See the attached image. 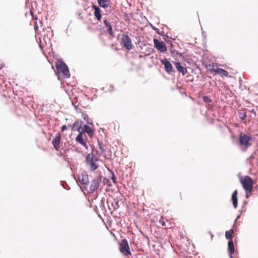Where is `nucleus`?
Returning a JSON list of instances; mask_svg holds the SVG:
<instances>
[{
    "mask_svg": "<svg viewBox=\"0 0 258 258\" xmlns=\"http://www.w3.org/2000/svg\"><path fill=\"white\" fill-rule=\"evenodd\" d=\"M228 251L229 253L233 254L235 251V248L232 239L229 240L228 242Z\"/></svg>",
    "mask_w": 258,
    "mask_h": 258,
    "instance_id": "nucleus-19",
    "label": "nucleus"
},
{
    "mask_svg": "<svg viewBox=\"0 0 258 258\" xmlns=\"http://www.w3.org/2000/svg\"><path fill=\"white\" fill-rule=\"evenodd\" d=\"M64 183H65L66 184H67V182H66L64 181Z\"/></svg>",
    "mask_w": 258,
    "mask_h": 258,
    "instance_id": "nucleus-55",
    "label": "nucleus"
},
{
    "mask_svg": "<svg viewBox=\"0 0 258 258\" xmlns=\"http://www.w3.org/2000/svg\"><path fill=\"white\" fill-rule=\"evenodd\" d=\"M161 35L163 36V40L167 42V41H168V39L169 38V36L165 34L164 33H163V35Z\"/></svg>",
    "mask_w": 258,
    "mask_h": 258,
    "instance_id": "nucleus-33",
    "label": "nucleus"
},
{
    "mask_svg": "<svg viewBox=\"0 0 258 258\" xmlns=\"http://www.w3.org/2000/svg\"><path fill=\"white\" fill-rule=\"evenodd\" d=\"M55 64H66L64 61L61 58H58L55 63Z\"/></svg>",
    "mask_w": 258,
    "mask_h": 258,
    "instance_id": "nucleus-30",
    "label": "nucleus"
},
{
    "mask_svg": "<svg viewBox=\"0 0 258 258\" xmlns=\"http://www.w3.org/2000/svg\"><path fill=\"white\" fill-rule=\"evenodd\" d=\"M164 68L168 74H171L173 72L172 66H164Z\"/></svg>",
    "mask_w": 258,
    "mask_h": 258,
    "instance_id": "nucleus-27",
    "label": "nucleus"
},
{
    "mask_svg": "<svg viewBox=\"0 0 258 258\" xmlns=\"http://www.w3.org/2000/svg\"><path fill=\"white\" fill-rule=\"evenodd\" d=\"M92 8L94 10V14L95 18L97 21H100L102 18V14L100 7L96 5H93Z\"/></svg>",
    "mask_w": 258,
    "mask_h": 258,
    "instance_id": "nucleus-13",
    "label": "nucleus"
},
{
    "mask_svg": "<svg viewBox=\"0 0 258 258\" xmlns=\"http://www.w3.org/2000/svg\"><path fill=\"white\" fill-rule=\"evenodd\" d=\"M167 43H169L170 44V48L169 49V51L170 50V49H173V44L172 43V41L168 40V41H167Z\"/></svg>",
    "mask_w": 258,
    "mask_h": 258,
    "instance_id": "nucleus-34",
    "label": "nucleus"
},
{
    "mask_svg": "<svg viewBox=\"0 0 258 258\" xmlns=\"http://www.w3.org/2000/svg\"><path fill=\"white\" fill-rule=\"evenodd\" d=\"M30 14L32 16L33 19L34 20H37V18L34 16V13H33V12L32 11H31V10L30 11Z\"/></svg>",
    "mask_w": 258,
    "mask_h": 258,
    "instance_id": "nucleus-35",
    "label": "nucleus"
},
{
    "mask_svg": "<svg viewBox=\"0 0 258 258\" xmlns=\"http://www.w3.org/2000/svg\"><path fill=\"white\" fill-rule=\"evenodd\" d=\"M203 101L208 104L209 108H213L214 105L213 103V100L207 96H204L203 97Z\"/></svg>",
    "mask_w": 258,
    "mask_h": 258,
    "instance_id": "nucleus-20",
    "label": "nucleus"
},
{
    "mask_svg": "<svg viewBox=\"0 0 258 258\" xmlns=\"http://www.w3.org/2000/svg\"><path fill=\"white\" fill-rule=\"evenodd\" d=\"M111 179L112 180L113 182L114 183L115 182V179H116V177L115 176V175L112 172V176H111Z\"/></svg>",
    "mask_w": 258,
    "mask_h": 258,
    "instance_id": "nucleus-37",
    "label": "nucleus"
},
{
    "mask_svg": "<svg viewBox=\"0 0 258 258\" xmlns=\"http://www.w3.org/2000/svg\"><path fill=\"white\" fill-rule=\"evenodd\" d=\"M81 132H82V134L83 133H86L90 137H91L94 135V131L87 124H84L82 131Z\"/></svg>",
    "mask_w": 258,
    "mask_h": 258,
    "instance_id": "nucleus-16",
    "label": "nucleus"
},
{
    "mask_svg": "<svg viewBox=\"0 0 258 258\" xmlns=\"http://www.w3.org/2000/svg\"><path fill=\"white\" fill-rule=\"evenodd\" d=\"M247 192H248V191H246V195H245V197L247 199H248L249 198V195H248Z\"/></svg>",
    "mask_w": 258,
    "mask_h": 258,
    "instance_id": "nucleus-43",
    "label": "nucleus"
},
{
    "mask_svg": "<svg viewBox=\"0 0 258 258\" xmlns=\"http://www.w3.org/2000/svg\"><path fill=\"white\" fill-rule=\"evenodd\" d=\"M51 69L54 71L55 74L59 80L68 79L70 77L68 66H51Z\"/></svg>",
    "mask_w": 258,
    "mask_h": 258,
    "instance_id": "nucleus-1",
    "label": "nucleus"
},
{
    "mask_svg": "<svg viewBox=\"0 0 258 258\" xmlns=\"http://www.w3.org/2000/svg\"><path fill=\"white\" fill-rule=\"evenodd\" d=\"M61 185L62 186V187L64 188V189H68V188H67L65 186H64V184L63 183V182H61Z\"/></svg>",
    "mask_w": 258,
    "mask_h": 258,
    "instance_id": "nucleus-41",
    "label": "nucleus"
},
{
    "mask_svg": "<svg viewBox=\"0 0 258 258\" xmlns=\"http://www.w3.org/2000/svg\"><path fill=\"white\" fill-rule=\"evenodd\" d=\"M246 116L247 115L245 109H241L238 111V117L241 120L245 119Z\"/></svg>",
    "mask_w": 258,
    "mask_h": 258,
    "instance_id": "nucleus-21",
    "label": "nucleus"
},
{
    "mask_svg": "<svg viewBox=\"0 0 258 258\" xmlns=\"http://www.w3.org/2000/svg\"><path fill=\"white\" fill-rule=\"evenodd\" d=\"M231 200L232 202L233 206L234 208H236L237 207L238 205V200H237V190H234L231 196Z\"/></svg>",
    "mask_w": 258,
    "mask_h": 258,
    "instance_id": "nucleus-17",
    "label": "nucleus"
},
{
    "mask_svg": "<svg viewBox=\"0 0 258 258\" xmlns=\"http://www.w3.org/2000/svg\"><path fill=\"white\" fill-rule=\"evenodd\" d=\"M4 66H1L0 67V70Z\"/></svg>",
    "mask_w": 258,
    "mask_h": 258,
    "instance_id": "nucleus-53",
    "label": "nucleus"
},
{
    "mask_svg": "<svg viewBox=\"0 0 258 258\" xmlns=\"http://www.w3.org/2000/svg\"><path fill=\"white\" fill-rule=\"evenodd\" d=\"M121 44L127 50H131L133 48L132 40L127 34H123L122 35Z\"/></svg>",
    "mask_w": 258,
    "mask_h": 258,
    "instance_id": "nucleus-7",
    "label": "nucleus"
},
{
    "mask_svg": "<svg viewBox=\"0 0 258 258\" xmlns=\"http://www.w3.org/2000/svg\"><path fill=\"white\" fill-rule=\"evenodd\" d=\"M79 180L80 183L83 184H88L89 179L88 175L85 173H82L81 175L79 176Z\"/></svg>",
    "mask_w": 258,
    "mask_h": 258,
    "instance_id": "nucleus-15",
    "label": "nucleus"
},
{
    "mask_svg": "<svg viewBox=\"0 0 258 258\" xmlns=\"http://www.w3.org/2000/svg\"><path fill=\"white\" fill-rule=\"evenodd\" d=\"M98 146H99V149L102 152H105V149L103 148V147L102 146V145L101 144V143L98 141Z\"/></svg>",
    "mask_w": 258,
    "mask_h": 258,
    "instance_id": "nucleus-32",
    "label": "nucleus"
},
{
    "mask_svg": "<svg viewBox=\"0 0 258 258\" xmlns=\"http://www.w3.org/2000/svg\"><path fill=\"white\" fill-rule=\"evenodd\" d=\"M110 88H111V89L109 90V91H110V92H111L114 90L113 86H110Z\"/></svg>",
    "mask_w": 258,
    "mask_h": 258,
    "instance_id": "nucleus-40",
    "label": "nucleus"
},
{
    "mask_svg": "<svg viewBox=\"0 0 258 258\" xmlns=\"http://www.w3.org/2000/svg\"><path fill=\"white\" fill-rule=\"evenodd\" d=\"M169 54L171 57L170 59L174 64H185L184 62V55L183 53L178 52L174 49H170Z\"/></svg>",
    "mask_w": 258,
    "mask_h": 258,
    "instance_id": "nucleus-2",
    "label": "nucleus"
},
{
    "mask_svg": "<svg viewBox=\"0 0 258 258\" xmlns=\"http://www.w3.org/2000/svg\"><path fill=\"white\" fill-rule=\"evenodd\" d=\"M67 129V125H62L61 126V131L63 132L64 131H66Z\"/></svg>",
    "mask_w": 258,
    "mask_h": 258,
    "instance_id": "nucleus-36",
    "label": "nucleus"
},
{
    "mask_svg": "<svg viewBox=\"0 0 258 258\" xmlns=\"http://www.w3.org/2000/svg\"><path fill=\"white\" fill-rule=\"evenodd\" d=\"M141 70V66H139L138 68V71H139V70Z\"/></svg>",
    "mask_w": 258,
    "mask_h": 258,
    "instance_id": "nucleus-48",
    "label": "nucleus"
},
{
    "mask_svg": "<svg viewBox=\"0 0 258 258\" xmlns=\"http://www.w3.org/2000/svg\"><path fill=\"white\" fill-rule=\"evenodd\" d=\"M102 181L101 176H97L91 182V184L90 185L89 189L91 193L94 192L96 191L99 186V185Z\"/></svg>",
    "mask_w": 258,
    "mask_h": 258,
    "instance_id": "nucleus-8",
    "label": "nucleus"
},
{
    "mask_svg": "<svg viewBox=\"0 0 258 258\" xmlns=\"http://www.w3.org/2000/svg\"><path fill=\"white\" fill-rule=\"evenodd\" d=\"M98 4V7L106 9L110 7L109 4V0H97Z\"/></svg>",
    "mask_w": 258,
    "mask_h": 258,
    "instance_id": "nucleus-18",
    "label": "nucleus"
},
{
    "mask_svg": "<svg viewBox=\"0 0 258 258\" xmlns=\"http://www.w3.org/2000/svg\"><path fill=\"white\" fill-rule=\"evenodd\" d=\"M254 158V156L253 155H251L249 157V158L250 159H252V158Z\"/></svg>",
    "mask_w": 258,
    "mask_h": 258,
    "instance_id": "nucleus-49",
    "label": "nucleus"
},
{
    "mask_svg": "<svg viewBox=\"0 0 258 258\" xmlns=\"http://www.w3.org/2000/svg\"><path fill=\"white\" fill-rule=\"evenodd\" d=\"M38 25L37 24L36 20H35V24H34V29L35 31H36L38 30Z\"/></svg>",
    "mask_w": 258,
    "mask_h": 258,
    "instance_id": "nucleus-38",
    "label": "nucleus"
},
{
    "mask_svg": "<svg viewBox=\"0 0 258 258\" xmlns=\"http://www.w3.org/2000/svg\"><path fill=\"white\" fill-rule=\"evenodd\" d=\"M153 43L155 47L161 52H165L167 51V46L163 41H159L157 39L154 38Z\"/></svg>",
    "mask_w": 258,
    "mask_h": 258,
    "instance_id": "nucleus-9",
    "label": "nucleus"
},
{
    "mask_svg": "<svg viewBox=\"0 0 258 258\" xmlns=\"http://www.w3.org/2000/svg\"><path fill=\"white\" fill-rule=\"evenodd\" d=\"M61 137V135L58 134L52 141V144L56 151H58L60 149Z\"/></svg>",
    "mask_w": 258,
    "mask_h": 258,
    "instance_id": "nucleus-11",
    "label": "nucleus"
},
{
    "mask_svg": "<svg viewBox=\"0 0 258 258\" xmlns=\"http://www.w3.org/2000/svg\"><path fill=\"white\" fill-rule=\"evenodd\" d=\"M81 145L83 146L86 149H88V146L87 145V144L84 142V143L82 144Z\"/></svg>",
    "mask_w": 258,
    "mask_h": 258,
    "instance_id": "nucleus-39",
    "label": "nucleus"
},
{
    "mask_svg": "<svg viewBox=\"0 0 258 258\" xmlns=\"http://www.w3.org/2000/svg\"><path fill=\"white\" fill-rule=\"evenodd\" d=\"M184 62L185 64H197L192 61L190 56L188 55H184Z\"/></svg>",
    "mask_w": 258,
    "mask_h": 258,
    "instance_id": "nucleus-23",
    "label": "nucleus"
},
{
    "mask_svg": "<svg viewBox=\"0 0 258 258\" xmlns=\"http://www.w3.org/2000/svg\"><path fill=\"white\" fill-rule=\"evenodd\" d=\"M240 182L243 188L246 191L248 192L252 191L254 182L250 176H245L243 179H241Z\"/></svg>",
    "mask_w": 258,
    "mask_h": 258,
    "instance_id": "nucleus-5",
    "label": "nucleus"
},
{
    "mask_svg": "<svg viewBox=\"0 0 258 258\" xmlns=\"http://www.w3.org/2000/svg\"><path fill=\"white\" fill-rule=\"evenodd\" d=\"M98 161L97 158L94 157V155L91 153L87 154L86 157L85 163L87 166H89V170L93 171L97 169L98 167V165L95 162Z\"/></svg>",
    "mask_w": 258,
    "mask_h": 258,
    "instance_id": "nucleus-3",
    "label": "nucleus"
},
{
    "mask_svg": "<svg viewBox=\"0 0 258 258\" xmlns=\"http://www.w3.org/2000/svg\"><path fill=\"white\" fill-rule=\"evenodd\" d=\"M119 251L125 256L131 254L130 246L127 240L126 239H122L119 244Z\"/></svg>",
    "mask_w": 258,
    "mask_h": 258,
    "instance_id": "nucleus-6",
    "label": "nucleus"
},
{
    "mask_svg": "<svg viewBox=\"0 0 258 258\" xmlns=\"http://www.w3.org/2000/svg\"><path fill=\"white\" fill-rule=\"evenodd\" d=\"M79 121H75L73 125L71 126V130L72 131H77L78 132H80V129L81 128V124L79 125Z\"/></svg>",
    "mask_w": 258,
    "mask_h": 258,
    "instance_id": "nucleus-24",
    "label": "nucleus"
},
{
    "mask_svg": "<svg viewBox=\"0 0 258 258\" xmlns=\"http://www.w3.org/2000/svg\"><path fill=\"white\" fill-rule=\"evenodd\" d=\"M251 112H253V113H255V111H254V109H251Z\"/></svg>",
    "mask_w": 258,
    "mask_h": 258,
    "instance_id": "nucleus-50",
    "label": "nucleus"
},
{
    "mask_svg": "<svg viewBox=\"0 0 258 258\" xmlns=\"http://www.w3.org/2000/svg\"><path fill=\"white\" fill-rule=\"evenodd\" d=\"M103 24L107 28V32L108 34L112 37L114 36V32L112 29V27L110 23L107 21L106 18H105L103 20Z\"/></svg>",
    "mask_w": 258,
    "mask_h": 258,
    "instance_id": "nucleus-14",
    "label": "nucleus"
},
{
    "mask_svg": "<svg viewBox=\"0 0 258 258\" xmlns=\"http://www.w3.org/2000/svg\"><path fill=\"white\" fill-rule=\"evenodd\" d=\"M251 140L252 138L250 135L240 133L239 136L238 143L241 147L244 146L246 148L249 147L251 145L250 143Z\"/></svg>",
    "mask_w": 258,
    "mask_h": 258,
    "instance_id": "nucleus-4",
    "label": "nucleus"
},
{
    "mask_svg": "<svg viewBox=\"0 0 258 258\" xmlns=\"http://www.w3.org/2000/svg\"><path fill=\"white\" fill-rule=\"evenodd\" d=\"M229 257H230V258H233L232 254H231V253H229Z\"/></svg>",
    "mask_w": 258,
    "mask_h": 258,
    "instance_id": "nucleus-47",
    "label": "nucleus"
},
{
    "mask_svg": "<svg viewBox=\"0 0 258 258\" xmlns=\"http://www.w3.org/2000/svg\"><path fill=\"white\" fill-rule=\"evenodd\" d=\"M240 217V215H238V216H237L236 219H235V222L237 219H238Z\"/></svg>",
    "mask_w": 258,
    "mask_h": 258,
    "instance_id": "nucleus-46",
    "label": "nucleus"
},
{
    "mask_svg": "<svg viewBox=\"0 0 258 258\" xmlns=\"http://www.w3.org/2000/svg\"><path fill=\"white\" fill-rule=\"evenodd\" d=\"M206 68L209 66V67H212V68L210 69L211 72H213L215 75H219L221 77H228V73L227 71L223 70L222 69H220L217 68L216 69L214 68L215 66H205Z\"/></svg>",
    "mask_w": 258,
    "mask_h": 258,
    "instance_id": "nucleus-10",
    "label": "nucleus"
},
{
    "mask_svg": "<svg viewBox=\"0 0 258 258\" xmlns=\"http://www.w3.org/2000/svg\"><path fill=\"white\" fill-rule=\"evenodd\" d=\"M164 224H164V222H163V223H162V226H164Z\"/></svg>",
    "mask_w": 258,
    "mask_h": 258,
    "instance_id": "nucleus-54",
    "label": "nucleus"
},
{
    "mask_svg": "<svg viewBox=\"0 0 258 258\" xmlns=\"http://www.w3.org/2000/svg\"><path fill=\"white\" fill-rule=\"evenodd\" d=\"M233 230L232 229H230L228 231H226L225 232V237L227 239L231 240L232 239V237L233 236Z\"/></svg>",
    "mask_w": 258,
    "mask_h": 258,
    "instance_id": "nucleus-26",
    "label": "nucleus"
},
{
    "mask_svg": "<svg viewBox=\"0 0 258 258\" xmlns=\"http://www.w3.org/2000/svg\"><path fill=\"white\" fill-rule=\"evenodd\" d=\"M74 107H75V108L77 112H79V109L78 108V107H77L76 105H75V106H74Z\"/></svg>",
    "mask_w": 258,
    "mask_h": 258,
    "instance_id": "nucleus-45",
    "label": "nucleus"
},
{
    "mask_svg": "<svg viewBox=\"0 0 258 258\" xmlns=\"http://www.w3.org/2000/svg\"><path fill=\"white\" fill-rule=\"evenodd\" d=\"M151 28H152V29H153L154 30H155L156 31L157 34H158L160 35H163V32H161L160 30L158 28L153 26L152 25H151Z\"/></svg>",
    "mask_w": 258,
    "mask_h": 258,
    "instance_id": "nucleus-29",
    "label": "nucleus"
},
{
    "mask_svg": "<svg viewBox=\"0 0 258 258\" xmlns=\"http://www.w3.org/2000/svg\"><path fill=\"white\" fill-rule=\"evenodd\" d=\"M84 119L86 121L87 123L88 124H92V122H90V120L92 121L91 119L90 118L89 116L88 115H85L84 116Z\"/></svg>",
    "mask_w": 258,
    "mask_h": 258,
    "instance_id": "nucleus-31",
    "label": "nucleus"
},
{
    "mask_svg": "<svg viewBox=\"0 0 258 258\" xmlns=\"http://www.w3.org/2000/svg\"><path fill=\"white\" fill-rule=\"evenodd\" d=\"M171 60L169 59L165 58L164 59H162L161 60V62L162 63V64H171Z\"/></svg>",
    "mask_w": 258,
    "mask_h": 258,
    "instance_id": "nucleus-28",
    "label": "nucleus"
},
{
    "mask_svg": "<svg viewBox=\"0 0 258 258\" xmlns=\"http://www.w3.org/2000/svg\"><path fill=\"white\" fill-rule=\"evenodd\" d=\"M209 233H210V235H211V239H213V236H214V235H213V234L211 233V231H209Z\"/></svg>",
    "mask_w": 258,
    "mask_h": 258,
    "instance_id": "nucleus-44",
    "label": "nucleus"
},
{
    "mask_svg": "<svg viewBox=\"0 0 258 258\" xmlns=\"http://www.w3.org/2000/svg\"><path fill=\"white\" fill-rule=\"evenodd\" d=\"M197 68L200 69V67H199V66L198 65H197V66H195Z\"/></svg>",
    "mask_w": 258,
    "mask_h": 258,
    "instance_id": "nucleus-51",
    "label": "nucleus"
},
{
    "mask_svg": "<svg viewBox=\"0 0 258 258\" xmlns=\"http://www.w3.org/2000/svg\"><path fill=\"white\" fill-rule=\"evenodd\" d=\"M79 134L77 136L76 138V141L79 143L80 144H82L85 142L83 139V135L82 132H79Z\"/></svg>",
    "mask_w": 258,
    "mask_h": 258,
    "instance_id": "nucleus-25",
    "label": "nucleus"
},
{
    "mask_svg": "<svg viewBox=\"0 0 258 258\" xmlns=\"http://www.w3.org/2000/svg\"><path fill=\"white\" fill-rule=\"evenodd\" d=\"M108 180V179H107V178H104V180H103V182H104V183H106Z\"/></svg>",
    "mask_w": 258,
    "mask_h": 258,
    "instance_id": "nucleus-42",
    "label": "nucleus"
},
{
    "mask_svg": "<svg viewBox=\"0 0 258 258\" xmlns=\"http://www.w3.org/2000/svg\"><path fill=\"white\" fill-rule=\"evenodd\" d=\"M116 204V205H117V207H119V206H118V202H117Z\"/></svg>",
    "mask_w": 258,
    "mask_h": 258,
    "instance_id": "nucleus-52",
    "label": "nucleus"
},
{
    "mask_svg": "<svg viewBox=\"0 0 258 258\" xmlns=\"http://www.w3.org/2000/svg\"><path fill=\"white\" fill-rule=\"evenodd\" d=\"M177 71L181 73L182 75H185L187 73V68L183 66H175Z\"/></svg>",
    "mask_w": 258,
    "mask_h": 258,
    "instance_id": "nucleus-22",
    "label": "nucleus"
},
{
    "mask_svg": "<svg viewBox=\"0 0 258 258\" xmlns=\"http://www.w3.org/2000/svg\"><path fill=\"white\" fill-rule=\"evenodd\" d=\"M203 62L202 64H221L218 62H215V60L209 58V56L207 54H205L203 57Z\"/></svg>",
    "mask_w": 258,
    "mask_h": 258,
    "instance_id": "nucleus-12",
    "label": "nucleus"
}]
</instances>
